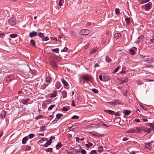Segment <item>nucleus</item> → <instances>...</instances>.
I'll use <instances>...</instances> for the list:
<instances>
[{
	"label": "nucleus",
	"mask_w": 154,
	"mask_h": 154,
	"mask_svg": "<svg viewBox=\"0 0 154 154\" xmlns=\"http://www.w3.org/2000/svg\"><path fill=\"white\" fill-rule=\"evenodd\" d=\"M89 133L93 136L96 137H102L104 136V134H101L95 131L89 132Z\"/></svg>",
	"instance_id": "obj_1"
},
{
	"label": "nucleus",
	"mask_w": 154,
	"mask_h": 154,
	"mask_svg": "<svg viewBox=\"0 0 154 154\" xmlns=\"http://www.w3.org/2000/svg\"><path fill=\"white\" fill-rule=\"evenodd\" d=\"M144 10L146 11H149L151 8L152 7V3L149 2L148 3L144 5Z\"/></svg>",
	"instance_id": "obj_2"
},
{
	"label": "nucleus",
	"mask_w": 154,
	"mask_h": 154,
	"mask_svg": "<svg viewBox=\"0 0 154 154\" xmlns=\"http://www.w3.org/2000/svg\"><path fill=\"white\" fill-rule=\"evenodd\" d=\"M91 31L89 29H83L80 31V33L82 35H86L90 34Z\"/></svg>",
	"instance_id": "obj_3"
},
{
	"label": "nucleus",
	"mask_w": 154,
	"mask_h": 154,
	"mask_svg": "<svg viewBox=\"0 0 154 154\" xmlns=\"http://www.w3.org/2000/svg\"><path fill=\"white\" fill-rule=\"evenodd\" d=\"M9 24L13 26L16 24L15 19L14 18H10L8 21Z\"/></svg>",
	"instance_id": "obj_4"
},
{
	"label": "nucleus",
	"mask_w": 154,
	"mask_h": 154,
	"mask_svg": "<svg viewBox=\"0 0 154 154\" xmlns=\"http://www.w3.org/2000/svg\"><path fill=\"white\" fill-rule=\"evenodd\" d=\"M50 64L54 69H57L58 65L55 61H51Z\"/></svg>",
	"instance_id": "obj_5"
},
{
	"label": "nucleus",
	"mask_w": 154,
	"mask_h": 154,
	"mask_svg": "<svg viewBox=\"0 0 154 154\" xmlns=\"http://www.w3.org/2000/svg\"><path fill=\"white\" fill-rule=\"evenodd\" d=\"M82 77L84 81L85 82H88L91 81V79L88 75H83Z\"/></svg>",
	"instance_id": "obj_6"
},
{
	"label": "nucleus",
	"mask_w": 154,
	"mask_h": 154,
	"mask_svg": "<svg viewBox=\"0 0 154 154\" xmlns=\"http://www.w3.org/2000/svg\"><path fill=\"white\" fill-rule=\"evenodd\" d=\"M112 106H115L118 104L120 105H122V103L119 102V101L118 100H115L113 101H110L108 102Z\"/></svg>",
	"instance_id": "obj_7"
},
{
	"label": "nucleus",
	"mask_w": 154,
	"mask_h": 154,
	"mask_svg": "<svg viewBox=\"0 0 154 154\" xmlns=\"http://www.w3.org/2000/svg\"><path fill=\"white\" fill-rule=\"evenodd\" d=\"M152 143V142H149L148 143H145V145L144 146L145 148L148 149H152V147L151 146V143Z\"/></svg>",
	"instance_id": "obj_8"
},
{
	"label": "nucleus",
	"mask_w": 154,
	"mask_h": 154,
	"mask_svg": "<svg viewBox=\"0 0 154 154\" xmlns=\"http://www.w3.org/2000/svg\"><path fill=\"white\" fill-rule=\"evenodd\" d=\"M6 115V112L4 110H3L0 113V118L1 119H4Z\"/></svg>",
	"instance_id": "obj_9"
},
{
	"label": "nucleus",
	"mask_w": 154,
	"mask_h": 154,
	"mask_svg": "<svg viewBox=\"0 0 154 154\" xmlns=\"http://www.w3.org/2000/svg\"><path fill=\"white\" fill-rule=\"evenodd\" d=\"M38 35V32L35 31H32L29 33V36L31 38L36 36Z\"/></svg>",
	"instance_id": "obj_10"
},
{
	"label": "nucleus",
	"mask_w": 154,
	"mask_h": 154,
	"mask_svg": "<svg viewBox=\"0 0 154 154\" xmlns=\"http://www.w3.org/2000/svg\"><path fill=\"white\" fill-rule=\"evenodd\" d=\"M63 116V114H60V113H58L56 115V118L52 122H54L55 121L57 122V121L59 119H60L61 117Z\"/></svg>",
	"instance_id": "obj_11"
},
{
	"label": "nucleus",
	"mask_w": 154,
	"mask_h": 154,
	"mask_svg": "<svg viewBox=\"0 0 154 154\" xmlns=\"http://www.w3.org/2000/svg\"><path fill=\"white\" fill-rule=\"evenodd\" d=\"M48 85V84H47L46 82L44 83H42L40 85V88L42 89H44L47 87Z\"/></svg>",
	"instance_id": "obj_12"
},
{
	"label": "nucleus",
	"mask_w": 154,
	"mask_h": 154,
	"mask_svg": "<svg viewBox=\"0 0 154 154\" xmlns=\"http://www.w3.org/2000/svg\"><path fill=\"white\" fill-rule=\"evenodd\" d=\"M100 125L104 126L106 127H108V126L106 125L102 121H100L99 122V124H95V126L96 127H99L100 126Z\"/></svg>",
	"instance_id": "obj_13"
},
{
	"label": "nucleus",
	"mask_w": 154,
	"mask_h": 154,
	"mask_svg": "<svg viewBox=\"0 0 154 154\" xmlns=\"http://www.w3.org/2000/svg\"><path fill=\"white\" fill-rule=\"evenodd\" d=\"M126 132L129 133H134L136 132V130L134 128H131L127 131Z\"/></svg>",
	"instance_id": "obj_14"
},
{
	"label": "nucleus",
	"mask_w": 154,
	"mask_h": 154,
	"mask_svg": "<svg viewBox=\"0 0 154 154\" xmlns=\"http://www.w3.org/2000/svg\"><path fill=\"white\" fill-rule=\"evenodd\" d=\"M104 111L109 114L112 115H113L115 113L114 111L110 110H105Z\"/></svg>",
	"instance_id": "obj_15"
},
{
	"label": "nucleus",
	"mask_w": 154,
	"mask_h": 154,
	"mask_svg": "<svg viewBox=\"0 0 154 154\" xmlns=\"http://www.w3.org/2000/svg\"><path fill=\"white\" fill-rule=\"evenodd\" d=\"M52 82V80L49 76L46 77L45 79V82L47 84H48V85L51 83Z\"/></svg>",
	"instance_id": "obj_16"
},
{
	"label": "nucleus",
	"mask_w": 154,
	"mask_h": 154,
	"mask_svg": "<svg viewBox=\"0 0 154 154\" xmlns=\"http://www.w3.org/2000/svg\"><path fill=\"white\" fill-rule=\"evenodd\" d=\"M57 94V91H54L53 93L51 94L50 97L51 98H53L56 97Z\"/></svg>",
	"instance_id": "obj_17"
},
{
	"label": "nucleus",
	"mask_w": 154,
	"mask_h": 154,
	"mask_svg": "<svg viewBox=\"0 0 154 154\" xmlns=\"http://www.w3.org/2000/svg\"><path fill=\"white\" fill-rule=\"evenodd\" d=\"M30 100V99L29 98H26L25 99H22L21 100V102L23 104L25 105L27 103V102Z\"/></svg>",
	"instance_id": "obj_18"
},
{
	"label": "nucleus",
	"mask_w": 154,
	"mask_h": 154,
	"mask_svg": "<svg viewBox=\"0 0 154 154\" xmlns=\"http://www.w3.org/2000/svg\"><path fill=\"white\" fill-rule=\"evenodd\" d=\"M121 34L119 33H116L114 35V38L117 39L121 36Z\"/></svg>",
	"instance_id": "obj_19"
},
{
	"label": "nucleus",
	"mask_w": 154,
	"mask_h": 154,
	"mask_svg": "<svg viewBox=\"0 0 154 154\" xmlns=\"http://www.w3.org/2000/svg\"><path fill=\"white\" fill-rule=\"evenodd\" d=\"M29 138L27 137H24L22 140V143L23 144H25L26 143V141L28 140Z\"/></svg>",
	"instance_id": "obj_20"
},
{
	"label": "nucleus",
	"mask_w": 154,
	"mask_h": 154,
	"mask_svg": "<svg viewBox=\"0 0 154 154\" xmlns=\"http://www.w3.org/2000/svg\"><path fill=\"white\" fill-rule=\"evenodd\" d=\"M14 78V77L13 75H12L8 77L7 79V82H10Z\"/></svg>",
	"instance_id": "obj_21"
},
{
	"label": "nucleus",
	"mask_w": 154,
	"mask_h": 154,
	"mask_svg": "<svg viewBox=\"0 0 154 154\" xmlns=\"http://www.w3.org/2000/svg\"><path fill=\"white\" fill-rule=\"evenodd\" d=\"M62 97L63 98H66L67 96V93L64 90L62 91Z\"/></svg>",
	"instance_id": "obj_22"
},
{
	"label": "nucleus",
	"mask_w": 154,
	"mask_h": 154,
	"mask_svg": "<svg viewBox=\"0 0 154 154\" xmlns=\"http://www.w3.org/2000/svg\"><path fill=\"white\" fill-rule=\"evenodd\" d=\"M62 83L64 85H65L66 86H67V87L69 85L68 83L65 80H64V79L62 80Z\"/></svg>",
	"instance_id": "obj_23"
},
{
	"label": "nucleus",
	"mask_w": 154,
	"mask_h": 154,
	"mask_svg": "<svg viewBox=\"0 0 154 154\" xmlns=\"http://www.w3.org/2000/svg\"><path fill=\"white\" fill-rule=\"evenodd\" d=\"M103 151V148L102 146H100L98 147V151L100 153Z\"/></svg>",
	"instance_id": "obj_24"
},
{
	"label": "nucleus",
	"mask_w": 154,
	"mask_h": 154,
	"mask_svg": "<svg viewBox=\"0 0 154 154\" xmlns=\"http://www.w3.org/2000/svg\"><path fill=\"white\" fill-rule=\"evenodd\" d=\"M30 43L33 47H35V42L34 40L31 39L30 40Z\"/></svg>",
	"instance_id": "obj_25"
},
{
	"label": "nucleus",
	"mask_w": 154,
	"mask_h": 154,
	"mask_svg": "<svg viewBox=\"0 0 154 154\" xmlns=\"http://www.w3.org/2000/svg\"><path fill=\"white\" fill-rule=\"evenodd\" d=\"M140 4H143L149 1V0H140Z\"/></svg>",
	"instance_id": "obj_26"
},
{
	"label": "nucleus",
	"mask_w": 154,
	"mask_h": 154,
	"mask_svg": "<svg viewBox=\"0 0 154 154\" xmlns=\"http://www.w3.org/2000/svg\"><path fill=\"white\" fill-rule=\"evenodd\" d=\"M130 112L131 111L130 110H126L124 111V114L126 115H128L130 114Z\"/></svg>",
	"instance_id": "obj_27"
},
{
	"label": "nucleus",
	"mask_w": 154,
	"mask_h": 154,
	"mask_svg": "<svg viewBox=\"0 0 154 154\" xmlns=\"http://www.w3.org/2000/svg\"><path fill=\"white\" fill-rule=\"evenodd\" d=\"M47 140V139L46 138H43L39 141L40 143H42L44 141Z\"/></svg>",
	"instance_id": "obj_28"
},
{
	"label": "nucleus",
	"mask_w": 154,
	"mask_h": 154,
	"mask_svg": "<svg viewBox=\"0 0 154 154\" xmlns=\"http://www.w3.org/2000/svg\"><path fill=\"white\" fill-rule=\"evenodd\" d=\"M62 145L60 143H58L56 146V149H59L61 146Z\"/></svg>",
	"instance_id": "obj_29"
},
{
	"label": "nucleus",
	"mask_w": 154,
	"mask_h": 154,
	"mask_svg": "<svg viewBox=\"0 0 154 154\" xmlns=\"http://www.w3.org/2000/svg\"><path fill=\"white\" fill-rule=\"evenodd\" d=\"M17 36V35L16 34H11L10 35V36L12 38H14L16 37Z\"/></svg>",
	"instance_id": "obj_30"
},
{
	"label": "nucleus",
	"mask_w": 154,
	"mask_h": 154,
	"mask_svg": "<svg viewBox=\"0 0 154 154\" xmlns=\"http://www.w3.org/2000/svg\"><path fill=\"white\" fill-rule=\"evenodd\" d=\"M88 144H85V146L88 147V148H89L90 146H93V144L90 142H88Z\"/></svg>",
	"instance_id": "obj_31"
},
{
	"label": "nucleus",
	"mask_w": 154,
	"mask_h": 154,
	"mask_svg": "<svg viewBox=\"0 0 154 154\" xmlns=\"http://www.w3.org/2000/svg\"><path fill=\"white\" fill-rule=\"evenodd\" d=\"M115 13L117 15H119L120 13V11L119 9L118 8H116L115 9Z\"/></svg>",
	"instance_id": "obj_32"
},
{
	"label": "nucleus",
	"mask_w": 154,
	"mask_h": 154,
	"mask_svg": "<svg viewBox=\"0 0 154 154\" xmlns=\"http://www.w3.org/2000/svg\"><path fill=\"white\" fill-rule=\"evenodd\" d=\"M59 51V49L58 48H56L52 50V51L54 53H57Z\"/></svg>",
	"instance_id": "obj_33"
},
{
	"label": "nucleus",
	"mask_w": 154,
	"mask_h": 154,
	"mask_svg": "<svg viewBox=\"0 0 154 154\" xmlns=\"http://www.w3.org/2000/svg\"><path fill=\"white\" fill-rule=\"evenodd\" d=\"M45 150L47 152H52V148L46 149Z\"/></svg>",
	"instance_id": "obj_34"
},
{
	"label": "nucleus",
	"mask_w": 154,
	"mask_h": 154,
	"mask_svg": "<svg viewBox=\"0 0 154 154\" xmlns=\"http://www.w3.org/2000/svg\"><path fill=\"white\" fill-rule=\"evenodd\" d=\"M75 126L76 125H73L72 126L69 127L68 128L70 130H73L75 129Z\"/></svg>",
	"instance_id": "obj_35"
},
{
	"label": "nucleus",
	"mask_w": 154,
	"mask_h": 154,
	"mask_svg": "<svg viewBox=\"0 0 154 154\" xmlns=\"http://www.w3.org/2000/svg\"><path fill=\"white\" fill-rule=\"evenodd\" d=\"M55 87L57 89H59L61 87V85L60 83H57L55 85Z\"/></svg>",
	"instance_id": "obj_36"
},
{
	"label": "nucleus",
	"mask_w": 154,
	"mask_h": 154,
	"mask_svg": "<svg viewBox=\"0 0 154 154\" xmlns=\"http://www.w3.org/2000/svg\"><path fill=\"white\" fill-rule=\"evenodd\" d=\"M38 35L42 39L45 36L44 35V34L41 32H39L38 33Z\"/></svg>",
	"instance_id": "obj_37"
},
{
	"label": "nucleus",
	"mask_w": 154,
	"mask_h": 154,
	"mask_svg": "<svg viewBox=\"0 0 154 154\" xmlns=\"http://www.w3.org/2000/svg\"><path fill=\"white\" fill-rule=\"evenodd\" d=\"M120 66H118L117 68H116L113 71V73H114L117 72L119 69L120 68Z\"/></svg>",
	"instance_id": "obj_38"
},
{
	"label": "nucleus",
	"mask_w": 154,
	"mask_h": 154,
	"mask_svg": "<svg viewBox=\"0 0 154 154\" xmlns=\"http://www.w3.org/2000/svg\"><path fill=\"white\" fill-rule=\"evenodd\" d=\"M49 40V38L47 36L45 37V36L42 39V40L43 41H46L48 40Z\"/></svg>",
	"instance_id": "obj_39"
},
{
	"label": "nucleus",
	"mask_w": 154,
	"mask_h": 154,
	"mask_svg": "<svg viewBox=\"0 0 154 154\" xmlns=\"http://www.w3.org/2000/svg\"><path fill=\"white\" fill-rule=\"evenodd\" d=\"M79 118V116L76 115H74L71 117V119H78Z\"/></svg>",
	"instance_id": "obj_40"
},
{
	"label": "nucleus",
	"mask_w": 154,
	"mask_h": 154,
	"mask_svg": "<svg viewBox=\"0 0 154 154\" xmlns=\"http://www.w3.org/2000/svg\"><path fill=\"white\" fill-rule=\"evenodd\" d=\"M63 0H59V5L60 6H62L63 5Z\"/></svg>",
	"instance_id": "obj_41"
},
{
	"label": "nucleus",
	"mask_w": 154,
	"mask_h": 154,
	"mask_svg": "<svg viewBox=\"0 0 154 154\" xmlns=\"http://www.w3.org/2000/svg\"><path fill=\"white\" fill-rule=\"evenodd\" d=\"M128 78H126L124 80H122L121 81V84H122L126 82H128Z\"/></svg>",
	"instance_id": "obj_42"
},
{
	"label": "nucleus",
	"mask_w": 154,
	"mask_h": 154,
	"mask_svg": "<svg viewBox=\"0 0 154 154\" xmlns=\"http://www.w3.org/2000/svg\"><path fill=\"white\" fill-rule=\"evenodd\" d=\"M55 105H51L50 106L48 107V110H51L54 107Z\"/></svg>",
	"instance_id": "obj_43"
},
{
	"label": "nucleus",
	"mask_w": 154,
	"mask_h": 154,
	"mask_svg": "<svg viewBox=\"0 0 154 154\" xmlns=\"http://www.w3.org/2000/svg\"><path fill=\"white\" fill-rule=\"evenodd\" d=\"M130 53L132 55H133L135 54V51L132 49H131L129 51Z\"/></svg>",
	"instance_id": "obj_44"
},
{
	"label": "nucleus",
	"mask_w": 154,
	"mask_h": 154,
	"mask_svg": "<svg viewBox=\"0 0 154 154\" xmlns=\"http://www.w3.org/2000/svg\"><path fill=\"white\" fill-rule=\"evenodd\" d=\"M92 91L94 93L97 94L98 92V90L96 88H93L92 89Z\"/></svg>",
	"instance_id": "obj_45"
},
{
	"label": "nucleus",
	"mask_w": 154,
	"mask_h": 154,
	"mask_svg": "<svg viewBox=\"0 0 154 154\" xmlns=\"http://www.w3.org/2000/svg\"><path fill=\"white\" fill-rule=\"evenodd\" d=\"M125 20L127 23L129 24L130 23V18L129 17H127L125 19Z\"/></svg>",
	"instance_id": "obj_46"
},
{
	"label": "nucleus",
	"mask_w": 154,
	"mask_h": 154,
	"mask_svg": "<svg viewBox=\"0 0 154 154\" xmlns=\"http://www.w3.org/2000/svg\"><path fill=\"white\" fill-rule=\"evenodd\" d=\"M145 62L147 63H150L152 62V59H148L144 60V61Z\"/></svg>",
	"instance_id": "obj_47"
},
{
	"label": "nucleus",
	"mask_w": 154,
	"mask_h": 154,
	"mask_svg": "<svg viewBox=\"0 0 154 154\" xmlns=\"http://www.w3.org/2000/svg\"><path fill=\"white\" fill-rule=\"evenodd\" d=\"M106 60L107 62H109L111 61V60L108 56L106 57Z\"/></svg>",
	"instance_id": "obj_48"
},
{
	"label": "nucleus",
	"mask_w": 154,
	"mask_h": 154,
	"mask_svg": "<svg viewBox=\"0 0 154 154\" xmlns=\"http://www.w3.org/2000/svg\"><path fill=\"white\" fill-rule=\"evenodd\" d=\"M97 50V48L93 49L90 52V54L96 52Z\"/></svg>",
	"instance_id": "obj_49"
},
{
	"label": "nucleus",
	"mask_w": 154,
	"mask_h": 154,
	"mask_svg": "<svg viewBox=\"0 0 154 154\" xmlns=\"http://www.w3.org/2000/svg\"><path fill=\"white\" fill-rule=\"evenodd\" d=\"M137 84L138 85H141L143 84V82L141 80H138L137 82Z\"/></svg>",
	"instance_id": "obj_50"
},
{
	"label": "nucleus",
	"mask_w": 154,
	"mask_h": 154,
	"mask_svg": "<svg viewBox=\"0 0 154 154\" xmlns=\"http://www.w3.org/2000/svg\"><path fill=\"white\" fill-rule=\"evenodd\" d=\"M96 151L94 150L91 151L90 152V154H96Z\"/></svg>",
	"instance_id": "obj_51"
},
{
	"label": "nucleus",
	"mask_w": 154,
	"mask_h": 154,
	"mask_svg": "<svg viewBox=\"0 0 154 154\" xmlns=\"http://www.w3.org/2000/svg\"><path fill=\"white\" fill-rule=\"evenodd\" d=\"M45 127V125H42L40 127V130L41 131H44V128Z\"/></svg>",
	"instance_id": "obj_52"
},
{
	"label": "nucleus",
	"mask_w": 154,
	"mask_h": 154,
	"mask_svg": "<svg viewBox=\"0 0 154 154\" xmlns=\"http://www.w3.org/2000/svg\"><path fill=\"white\" fill-rule=\"evenodd\" d=\"M81 152L82 154H85L86 152L84 149H82L81 150Z\"/></svg>",
	"instance_id": "obj_53"
},
{
	"label": "nucleus",
	"mask_w": 154,
	"mask_h": 154,
	"mask_svg": "<svg viewBox=\"0 0 154 154\" xmlns=\"http://www.w3.org/2000/svg\"><path fill=\"white\" fill-rule=\"evenodd\" d=\"M147 124L149 125V126L152 128V129L153 130L154 129V125H152L150 123H148Z\"/></svg>",
	"instance_id": "obj_54"
},
{
	"label": "nucleus",
	"mask_w": 154,
	"mask_h": 154,
	"mask_svg": "<svg viewBox=\"0 0 154 154\" xmlns=\"http://www.w3.org/2000/svg\"><path fill=\"white\" fill-rule=\"evenodd\" d=\"M34 136V134H31L29 135V137L30 139H32Z\"/></svg>",
	"instance_id": "obj_55"
},
{
	"label": "nucleus",
	"mask_w": 154,
	"mask_h": 154,
	"mask_svg": "<svg viewBox=\"0 0 154 154\" xmlns=\"http://www.w3.org/2000/svg\"><path fill=\"white\" fill-rule=\"evenodd\" d=\"M68 48L67 47H65L63 49H62L61 51V52H66L67 50H68Z\"/></svg>",
	"instance_id": "obj_56"
},
{
	"label": "nucleus",
	"mask_w": 154,
	"mask_h": 154,
	"mask_svg": "<svg viewBox=\"0 0 154 154\" xmlns=\"http://www.w3.org/2000/svg\"><path fill=\"white\" fill-rule=\"evenodd\" d=\"M68 110V109L66 107H63L62 109V110L64 111H67Z\"/></svg>",
	"instance_id": "obj_57"
},
{
	"label": "nucleus",
	"mask_w": 154,
	"mask_h": 154,
	"mask_svg": "<svg viewBox=\"0 0 154 154\" xmlns=\"http://www.w3.org/2000/svg\"><path fill=\"white\" fill-rule=\"evenodd\" d=\"M90 44L89 43L87 44L85 46L84 48L85 49H87L88 48L89 46H90Z\"/></svg>",
	"instance_id": "obj_58"
},
{
	"label": "nucleus",
	"mask_w": 154,
	"mask_h": 154,
	"mask_svg": "<svg viewBox=\"0 0 154 154\" xmlns=\"http://www.w3.org/2000/svg\"><path fill=\"white\" fill-rule=\"evenodd\" d=\"M54 138H55V137L54 136H51L50 137V139L49 140L50 142H52V140L54 139Z\"/></svg>",
	"instance_id": "obj_59"
},
{
	"label": "nucleus",
	"mask_w": 154,
	"mask_h": 154,
	"mask_svg": "<svg viewBox=\"0 0 154 154\" xmlns=\"http://www.w3.org/2000/svg\"><path fill=\"white\" fill-rule=\"evenodd\" d=\"M31 149V147L30 146H27L26 148V150H27V151H29V150L30 149Z\"/></svg>",
	"instance_id": "obj_60"
},
{
	"label": "nucleus",
	"mask_w": 154,
	"mask_h": 154,
	"mask_svg": "<svg viewBox=\"0 0 154 154\" xmlns=\"http://www.w3.org/2000/svg\"><path fill=\"white\" fill-rule=\"evenodd\" d=\"M99 79L100 80V81H103L102 76L101 75H99Z\"/></svg>",
	"instance_id": "obj_61"
},
{
	"label": "nucleus",
	"mask_w": 154,
	"mask_h": 154,
	"mask_svg": "<svg viewBox=\"0 0 154 154\" xmlns=\"http://www.w3.org/2000/svg\"><path fill=\"white\" fill-rule=\"evenodd\" d=\"M128 139H129V138H128L125 137V138H124L122 139V140L123 141H126L128 140Z\"/></svg>",
	"instance_id": "obj_62"
},
{
	"label": "nucleus",
	"mask_w": 154,
	"mask_h": 154,
	"mask_svg": "<svg viewBox=\"0 0 154 154\" xmlns=\"http://www.w3.org/2000/svg\"><path fill=\"white\" fill-rule=\"evenodd\" d=\"M5 36V34H4L0 33V37L1 38H3Z\"/></svg>",
	"instance_id": "obj_63"
},
{
	"label": "nucleus",
	"mask_w": 154,
	"mask_h": 154,
	"mask_svg": "<svg viewBox=\"0 0 154 154\" xmlns=\"http://www.w3.org/2000/svg\"><path fill=\"white\" fill-rule=\"evenodd\" d=\"M76 140L77 142H79L80 140V138L78 137H75Z\"/></svg>",
	"instance_id": "obj_64"
}]
</instances>
